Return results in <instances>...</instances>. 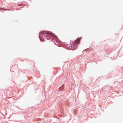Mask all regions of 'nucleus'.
I'll list each match as a JSON object with an SVG mask.
<instances>
[{"mask_svg":"<svg viewBox=\"0 0 123 123\" xmlns=\"http://www.w3.org/2000/svg\"><path fill=\"white\" fill-rule=\"evenodd\" d=\"M81 38H77L75 41L74 43L75 44H78L80 42V39H81Z\"/></svg>","mask_w":123,"mask_h":123,"instance_id":"nucleus-1","label":"nucleus"},{"mask_svg":"<svg viewBox=\"0 0 123 123\" xmlns=\"http://www.w3.org/2000/svg\"><path fill=\"white\" fill-rule=\"evenodd\" d=\"M43 34H49V33H47L45 31H42L40 33V35H42Z\"/></svg>","mask_w":123,"mask_h":123,"instance_id":"nucleus-2","label":"nucleus"},{"mask_svg":"<svg viewBox=\"0 0 123 123\" xmlns=\"http://www.w3.org/2000/svg\"><path fill=\"white\" fill-rule=\"evenodd\" d=\"M51 35L52 36L56 38L57 37V36L55 35V34H51L49 33V34Z\"/></svg>","mask_w":123,"mask_h":123,"instance_id":"nucleus-3","label":"nucleus"}]
</instances>
